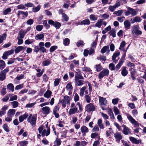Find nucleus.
<instances>
[{
  "mask_svg": "<svg viewBox=\"0 0 146 146\" xmlns=\"http://www.w3.org/2000/svg\"><path fill=\"white\" fill-rule=\"evenodd\" d=\"M102 19L98 20L95 24V26L99 28L101 27L102 25Z\"/></svg>",
  "mask_w": 146,
  "mask_h": 146,
  "instance_id": "38",
  "label": "nucleus"
},
{
  "mask_svg": "<svg viewBox=\"0 0 146 146\" xmlns=\"http://www.w3.org/2000/svg\"><path fill=\"white\" fill-rule=\"evenodd\" d=\"M66 88L68 91H71L72 90V86L71 82H69L67 84Z\"/></svg>",
  "mask_w": 146,
  "mask_h": 146,
  "instance_id": "35",
  "label": "nucleus"
},
{
  "mask_svg": "<svg viewBox=\"0 0 146 146\" xmlns=\"http://www.w3.org/2000/svg\"><path fill=\"white\" fill-rule=\"evenodd\" d=\"M69 42L70 40L68 38H66L64 40L63 43L65 45L67 46L69 44Z\"/></svg>",
  "mask_w": 146,
  "mask_h": 146,
  "instance_id": "59",
  "label": "nucleus"
},
{
  "mask_svg": "<svg viewBox=\"0 0 146 146\" xmlns=\"http://www.w3.org/2000/svg\"><path fill=\"white\" fill-rule=\"evenodd\" d=\"M90 19L92 21H95L97 20V17L94 15H91L90 16Z\"/></svg>",
  "mask_w": 146,
  "mask_h": 146,
  "instance_id": "54",
  "label": "nucleus"
},
{
  "mask_svg": "<svg viewBox=\"0 0 146 146\" xmlns=\"http://www.w3.org/2000/svg\"><path fill=\"white\" fill-rule=\"evenodd\" d=\"M11 11V9L9 8L6 9L5 10L3 11V14L4 15H6L8 13H10Z\"/></svg>",
  "mask_w": 146,
  "mask_h": 146,
  "instance_id": "49",
  "label": "nucleus"
},
{
  "mask_svg": "<svg viewBox=\"0 0 146 146\" xmlns=\"http://www.w3.org/2000/svg\"><path fill=\"white\" fill-rule=\"evenodd\" d=\"M99 102L101 105L106 106L107 101L106 98L101 96H99Z\"/></svg>",
  "mask_w": 146,
  "mask_h": 146,
  "instance_id": "8",
  "label": "nucleus"
},
{
  "mask_svg": "<svg viewBox=\"0 0 146 146\" xmlns=\"http://www.w3.org/2000/svg\"><path fill=\"white\" fill-rule=\"evenodd\" d=\"M11 104L13 105V108H15L17 107L19 103L17 101H14L11 102Z\"/></svg>",
  "mask_w": 146,
  "mask_h": 146,
  "instance_id": "53",
  "label": "nucleus"
},
{
  "mask_svg": "<svg viewBox=\"0 0 146 146\" xmlns=\"http://www.w3.org/2000/svg\"><path fill=\"white\" fill-rule=\"evenodd\" d=\"M126 67H124L121 72L122 75L124 76H126L128 73V72L126 70Z\"/></svg>",
  "mask_w": 146,
  "mask_h": 146,
  "instance_id": "41",
  "label": "nucleus"
},
{
  "mask_svg": "<svg viewBox=\"0 0 146 146\" xmlns=\"http://www.w3.org/2000/svg\"><path fill=\"white\" fill-rule=\"evenodd\" d=\"M114 137L116 141H119L122 138L121 133L119 132L115 133L114 134Z\"/></svg>",
  "mask_w": 146,
  "mask_h": 146,
  "instance_id": "13",
  "label": "nucleus"
},
{
  "mask_svg": "<svg viewBox=\"0 0 146 146\" xmlns=\"http://www.w3.org/2000/svg\"><path fill=\"white\" fill-rule=\"evenodd\" d=\"M28 114L27 113H25L22 115L20 116L19 117V120L20 122H21L23 121L28 117Z\"/></svg>",
  "mask_w": 146,
  "mask_h": 146,
  "instance_id": "19",
  "label": "nucleus"
},
{
  "mask_svg": "<svg viewBox=\"0 0 146 146\" xmlns=\"http://www.w3.org/2000/svg\"><path fill=\"white\" fill-rule=\"evenodd\" d=\"M36 115H32V114H31L28 118L27 121L30 123L33 126H34L36 124Z\"/></svg>",
  "mask_w": 146,
  "mask_h": 146,
  "instance_id": "2",
  "label": "nucleus"
},
{
  "mask_svg": "<svg viewBox=\"0 0 146 146\" xmlns=\"http://www.w3.org/2000/svg\"><path fill=\"white\" fill-rule=\"evenodd\" d=\"M6 34L5 33H4L3 35H0V43L3 42V40L6 38Z\"/></svg>",
  "mask_w": 146,
  "mask_h": 146,
  "instance_id": "40",
  "label": "nucleus"
},
{
  "mask_svg": "<svg viewBox=\"0 0 146 146\" xmlns=\"http://www.w3.org/2000/svg\"><path fill=\"white\" fill-rule=\"evenodd\" d=\"M46 131L45 129L43 130L41 134L42 136H44L45 135L47 136L50 133V129L48 127L47 125H46Z\"/></svg>",
  "mask_w": 146,
  "mask_h": 146,
  "instance_id": "11",
  "label": "nucleus"
},
{
  "mask_svg": "<svg viewBox=\"0 0 146 146\" xmlns=\"http://www.w3.org/2000/svg\"><path fill=\"white\" fill-rule=\"evenodd\" d=\"M48 23L49 24L54 27L56 29H59L61 26L60 23L58 21H54L51 19L49 20Z\"/></svg>",
  "mask_w": 146,
  "mask_h": 146,
  "instance_id": "4",
  "label": "nucleus"
},
{
  "mask_svg": "<svg viewBox=\"0 0 146 146\" xmlns=\"http://www.w3.org/2000/svg\"><path fill=\"white\" fill-rule=\"evenodd\" d=\"M90 23V22L89 19H87L83 20L81 21L80 23V25H89Z\"/></svg>",
  "mask_w": 146,
  "mask_h": 146,
  "instance_id": "30",
  "label": "nucleus"
},
{
  "mask_svg": "<svg viewBox=\"0 0 146 146\" xmlns=\"http://www.w3.org/2000/svg\"><path fill=\"white\" fill-rule=\"evenodd\" d=\"M5 66V62L3 60H0V69H3Z\"/></svg>",
  "mask_w": 146,
  "mask_h": 146,
  "instance_id": "39",
  "label": "nucleus"
},
{
  "mask_svg": "<svg viewBox=\"0 0 146 146\" xmlns=\"http://www.w3.org/2000/svg\"><path fill=\"white\" fill-rule=\"evenodd\" d=\"M122 127H123V133L124 134L127 135L131 133L130 129L128 127L125 125H123Z\"/></svg>",
  "mask_w": 146,
  "mask_h": 146,
  "instance_id": "10",
  "label": "nucleus"
},
{
  "mask_svg": "<svg viewBox=\"0 0 146 146\" xmlns=\"http://www.w3.org/2000/svg\"><path fill=\"white\" fill-rule=\"evenodd\" d=\"M85 98L87 103H89L90 102L91 98L90 96L88 95H86L85 96Z\"/></svg>",
  "mask_w": 146,
  "mask_h": 146,
  "instance_id": "51",
  "label": "nucleus"
},
{
  "mask_svg": "<svg viewBox=\"0 0 146 146\" xmlns=\"http://www.w3.org/2000/svg\"><path fill=\"white\" fill-rule=\"evenodd\" d=\"M113 110L114 112L115 115L119 114L120 112L117 107L114 106L113 108Z\"/></svg>",
  "mask_w": 146,
  "mask_h": 146,
  "instance_id": "50",
  "label": "nucleus"
},
{
  "mask_svg": "<svg viewBox=\"0 0 146 146\" xmlns=\"http://www.w3.org/2000/svg\"><path fill=\"white\" fill-rule=\"evenodd\" d=\"M142 19L140 18L138 16L133 18L131 19V23H134L135 22H140L141 21Z\"/></svg>",
  "mask_w": 146,
  "mask_h": 146,
  "instance_id": "16",
  "label": "nucleus"
},
{
  "mask_svg": "<svg viewBox=\"0 0 146 146\" xmlns=\"http://www.w3.org/2000/svg\"><path fill=\"white\" fill-rule=\"evenodd\" d=\"M85 109L88 111H93L95 110V107L92 104L90 103L86 106Z\"/></svg>",
  "mask_w": 146,
  "mask_h": 146,
  "instance_id": "7",
  "label": "nucleus"
},
{
  "mask_svg": "<svg viewBox=\"0 0 146 146\" xmlns=\"http://www.w3.org/2000/svg\"><path fill=\"white\" fill-rule=\"evenodd\" d=\"M97 124L100 129H103L104 128V126L102 122V120L101 119H99L98 120Z\"/></svg>",
  "mask_w": 146,
  "mask_h": 146,
  "instance_id": "28",
  "label": "nucleus"
},
{
  "mask_svg": "<svg viewBox=\"0 0 146 146\" xmlns=\"http://www.w3.org/2000/svg\"><path fill=\"white\" fill-rule=\"evenodd\" d=\"M7 88L12 92L14 91V87L12 83L8 84L7 86Z\"/></svg>",
  "mask_w": 146,
  "mask_h": 146,
  "instance_id": "29",
  "label": "nucleus"
},
{
  "mask_svg": "<svg viewBox=\"0 0 146 146\" xmlns=\"http://www.w3.org/2000/svg\"><path fill=\"white\" fill-rule=\"evenodd\" d=\"M60 81V79L56 78L54 82V86H58L59 84Z\"/></svg>",
  "mask_w": 146,
  "mask_h": 146,
  "instance_id": "57",
  "label": "nucleus"
},
{
  "mask_svg": "<svg viewBox=\"0 0 146 146\" xmlns=\"http://www.w3.org/2000/svg\"><path fill=\"white\" fill-rule=\"evenodd\" d=\"M66 102L67 103L68 105L70 104V98L68 96H65L64 97V99Z\"/></svg>",
  "mask_w": 146,
  "mask_h": 146,
  "instance_id": "34",
  "label": "nucleus"
},
{
  "mask_svg": "<svg viewBox=\"0 0 146 146\" xmlns=\"http://www.w3.org/2000/svg\"><path fill=\"white\" fill-rule=\"evenodd\" d=\"M95 68L96 69V70L97 72L100 71L102 69V67L100 64L96 65V66Z\"/></svg>",
  "mask_w": 146,
  "mask_h": 146,
  "instance_id": "52",
  "label": "nucleus"
},
{
  "mask_svg": "<svg viewBox=\"0 0 146 146\" xmlns=\"http://www.w3.org/2000/svg\"><path fill=\"white\" fill-rule=\"evenodd\" d=\"M44 37V35L42 34H38L35 36V39L37 40H40L43 39Z\"/></svg>",
  "mask_w": 146,
  "mask_h": 146,
  "instance_id": "24",
  "label": "nucleus"
},
{
  "mask_svg": "<svg viewBox=\"0 0 146 146\" xmlns=\"http://www.w3.org/2000/svg\"><path fill=\"white\" fill-rule=\"evenodd\" d=\"M84 79V77L80 74H78L77 72L75 75V80H82Z\"/></svg>",
  "mask_w": 146,
  "mask_h": 146,
  "instance_id": "20",
  "label": "nucleus"
},
{
  "mask_svg": "<svg viewBox=\"0 0 146 146\" xmlns=\"http://www.w3.org/2000/svg\"><path fill=\"white\" fill-rule=\"evenodd\" d=\"M78 112V109L77 108L74 107L70 109L69 111V114L71 115L77 113Z\"/></svg>",
  "mask_w": 146,
  "mask_h": 146,
  "instance_id": "14",
  "label": "nucleus"
},
{
  "mask_svg": "<svg viewBox=\"0 0 146 146\" xmlns=\"http://www.w3.org/2000/svg\"><path fill=\"white\" fill-rule=\"evenodd\" d=\"M26 33L27 32H26L25 31L23 30H21L19 33V37H20V38H24L25 35Z\"/></svg>",
  "mask_w": 146,
  "mask_h": 146,
  "instance_id": "25",
  "label": "nucleus"
},
{
  "mask_svg": "<svg viewBox=\"0 0 146 146\" xmlns=\"http://www.w3.org/2000/svg\"><path fill=\"white\" fill-rule=\"evenodd\" d=\"M6 74H5L1 71L0 72V80L3 81L6 78Z\"/></svg>",
  "mask_w": 146,
  "mask_h": 146,
  "instance_id": "36",
  "label": "nucleus"
},
{
  "mask_svg": "<svg viewBox=\"0 0 146 146\" xmlns=\"http://www.w3.org/2000/svg\"><path fill=\"white\" fill-rule=\"evenodd\" d=\"M124 24L125 29H128L130 28L131 24L129 21L126 20L124 22Z\"/></svg>",
  "mask_w": 146,
  "mask_h": 146,
  "instance_id": "22",
  "label": "nucleus"
},
{
  "mask_svg": "<svg viewBox=\"0 0 146 146\" xmlns=\"http://www.w3.org/2000/svg\"><path fill=\"white\" fill-rule=\"evenodd\" d=\"M108 113L110 117V119L111 120H113L115 119L114 114L113 113L112 110L110 108L108 109Z\"/></svg>",
  "mask_w": 146,
  "mask_h": 146,
  "instance_id": "15",
  "label": "nucleus"
},
{
  "mask_svg": "<svg viewBox=\"0 0 146 146\" xmlns=\"http://www.w3.org/2000/svg\"><path fill=\"white\" fill-rule=\"evenodd\" d=\"M106 52H110L109 46L103 47L101 50V52L102 54L105 53Z\"/></svg>",
  "mask_w": 146,
  "mask_h": 146,
  "instance_id": "18",
  "label": "nucleus"
},
{
  "mask_svg": "<svg viewBox=\"0 0 146 146\" xmlns=\"http://www.w3.org/2000/svg\"><path fill=\"white\" fill-rule=\"evenodd\" d=\"M24 49V48L22 46H19L17 47L15 49V52L16 53H18L20 51Z\"/></svg>",
  "mask_w": 146,
  "mask_h": 146,
  "instance_id": "42",
  "label": "nucleus"
},
{
  "mask_svg": "<svg viewBox=\"0 0 146 146\" xmlns=\"http://www.w3.org/2000/svg\"><path fill=\"white\" fill-rule=\"evenodd\" d=\"M43 81L46 82H47L49 79V77L47 76L46 74H44L43 76Z\"/></svg>",
  "mask_w": 146,
  "mask_h": 146,
  "instance_id": "64",
  "label": "nucleus"
},
{
  "mask_svg": "<svg viewBox=\"0 0 146 146\" xmlns=\"http://www.w3.org/2000/svg\"><path fill=\"white\" fill-rule=\"evenodd\" d=\"M43 26L42 25H38L36 27V29L37 31H40L42 29Z\"/></svg>",
  "mask_w": 146,
  "mask_h": 146,
  "instance_id": "63",
  "label": "nucleus"
},
{
  "mask_svg": "<svg viewBox=\"0 0 146 146\" xmlns=\"http://www.w3.org/2000/svg\"><path fill=\"white\" fill-rule=\"evenodd\" d=\"M123 12V11L122 10H120L117 11H115L113 14L117 16H121Z\"/></svg>",
  "mask_w": 146,
  "mask_h": 146,
  "instance_id": "37",
  "label": "nucleus"
},
{
  "mask_svg": "<svg viewBox=\"0 0 146 146\" xmlns=\"http://www.w3.org/2000/svg\"><path fill=\"white\" fill-rule=\"evenodd\" d=\"M17 15L19 16L21 15H24L26 17L28 15V13L27 11L23 12V11H19L17 12Z\"/></svg>",
  "mask_w": 146,
  "mask_h": 146,
  "instance_id": "33",
  "label": "nucleus"
},
{
  "mask_svg": "<svg viewBox=\"0 0 146 146\" xmlns=\"http://www.w3.org/2000/svg\"><path fill=\"white\" fill-rule=\"evenodd\" d=\"M80 129L82 133H85L89 131L88 129L85 125L82 126Z\"/></svg>",
  "mask_w": 146,
  "mask_h": 146,
  "instance_id": "17",
  "label": "nucleus"
},
{
  "mask_svg": "<svg viewBox=\"0 0 146 146\" xmlns=\"http://www.w3.org/2000/svg\"><path fill=\"white\" fill-rule=\"evenodd\" d=\"M14 52V50L13 49H11L10 50L6 52H5V54H6L8 56L12 54Z\"/></svg>",
  "mask_w": 146,
  "mask_h": 146,
  "instance_id": "62",
  "label": "nucleus"
},
{
  "mask_svg": "<svg viewBox=\"0 0 146 146\" xmlns=\"http://www.w3.org/2000/svg\"><path fill=\"white\" fill-rule=\"evenodd\" d=\"M98 41V37H97L96 40L94 41L91 45V48H95L96 47Z\"/></svg>",
  "mask_w": 146,
  "mask_h": 146,
  "instance_id": "43",
  "label": "nucleus"
},
{
  "mask_svg": "<svg viewBox=\"0 0 146 146\" xmlns=\"http://www.w3.org/2000/svg\"><path fill=\"white\" fill-rule=\"evenodd\" d=\"M84 81L82 80H75V85L78 86H80L83 84Z\"/></svg>",
  "mask_w": 146,
  "mask_h": 146,
  "instance_id": "32",
  "label": "nucleus"
},
{
  "mask_svg": "<svg viewBox=\"0 0 146 146\" xmlns=\"http://www.w3.org/2000/svg\"><path fill=\"white\" fill-rule=\"evenodd\" d=\"M35 102H33L31 103H29L27 104L26 106V107L27 108H31L33 107L36 104Z\"/></svg>",
  "mask_w": 146,
  "mask_h": 146,
  "instance_id": "60",
  "label": "nucleus"
},
{
  "mask_svg": "<svg viewBox=\"0 0 146 146\" xmlns=\"http://www.w3.org/2000/svg\"><path fill=\"white\" fill-rule=\"evenodd\" d=\"M127 11L125 12V15L129 16L131 14L132 16H134L137 14V12L135 9L131 7H128Z\"/></svg>",
  "mask_w": 146,
  "mask_h": 146,
  "instance_id": "3",
  "label": "nucleus"
},
{
  "mask_svg": "<svg viewBox=\"0 0 146 146\" xmlns=\"http://www.w3.org/2000/svg\"><path fill=\"white\" fill-rule=\"evenodd\" d=\"M100 113L104 119H109V117L107 114L104 113L102 112H100Z\"/></svg>",
  "mask_w": 146,
  "mask_h": 146,
  "instance_id": "56",
  "label": "nucleus"
},
{
  "mask_svg": "<svg viewBox=\"0 0 146 146\" xmlns=\"http://www.w3.org/2000/svg\"><path fill=\"white\" fill-rule=\"evenodd\" d=\"M126 43L124 41H123L121 43L120 46L119 48V49L122 50V51L125 52L124 54V56L125 57V56L126 52H127V50H125L124 48L125 46V45Z\"/></svg>",
  "mask_w": 146,
  "mask_h": 146,
  "instance_id": "9",
  "label": "nucleus"
},
{
  "mask_svg": "<svg viewBox=\"0 0 146 146\" xmlns=\"http://www.w3.org/2000/svg\"><path fill=\"white\" fill-rule=\"evenodd\" d=\"M52 94V92L50 90H47L44 95V96L46 98H49L51 94Z\"/></svg>",
  "mask_w": 146,
  "mask_h": 146,
  "instance_id": "23",
  "label": "nucleus"
},
{
  "mask_svg": "<svg viewBox=\"0 0 146 146\" xmlns=\"http://www.w3.org/2000/svg\"><path fill=\"white\" fill-rule=\"evenodd\" d=\"M97 59L98 60H103L104 61H105L106 58V57L105 56H104L103 55H100L99 56H98L97 57Z\"/></svg>",
  "mask_w": 146,
  "mask_h": 146,
  "instance_id": "47",
  "label": "nucleus"
},
{
  "mask_svg": "<svg viewBox=\"0 0 146 146\" xmlns=\"http://www.w3.org/2000/svg\"><path fill=\"white\" fill-rule=\"evenodd\" d=\"M109 129V130H107L106 131V136L107 137L110 136V135L113 132V130L111 128H110Z\"/></svg>",
  "mask_w": 146,
  "mask_h": 146,
  "instance_id": "45",
  "label": "nucleus"
},
{
  "mask_svg": "<svg viewBox=\"0 0 146 146\" xmlns=\"http://www.w3.org/2000/svg\"><path fill=\"white\" fill-rule=\"evenodd\" d=\"M130 140L133 143L136 144H138L139 143V140L137 139L136 138L133 137H129Z\"/></svg>",
  "mask_w": 146,
  "mask_h": 146,
  "instance_id": "27",
  "label": "nucleus"
},
{
  "mask_svg": "<svg viewBox=\"0 0 146 146\" xmlns=\"http://www.w3.org/2000/svg\"><path fill=\"white\" fill-rule=\"evenodd\" d=\"M50 62V61L48 60H47L44 61L42 62V65L44 66H48Z\"/></svg>",
  "mask_w": 146,
  "mask_h": 146,
  "instance_id": "58",
  "label": "nucleus"
},
{
  "mask_svg": "<svg viewBox=\"0 0 146 146\" xmlns=\"http://www.w3.org/2000/svg\"><path fill=\"white\" fill-rule=\"evenodd\" d=\"M86 88L85 86H84L80 90V96H82L84 94V91L85 90Z\"/></svg>",
  "mask_w": 146,
  "mask_h": 146,
  "instance_id": "46",
  "label": "nucleus"
},
{
  "mask_svg": "<svg viewBox=\"0 0 146 146\" xmlns=\"http://www.w3.org/2000/svg\"><path fill=\"white\" fill-rule=\"evenodd\" d=\"M131 34L135 38H137L138 36L142 34L141 31L139 30V27L138 25H134L132 27Z\"/></svg>",
  "mask_w": 146,
  "mask_h": 146,
  "instance_id": "1",
  "label": "nucleus"
},
{
  "mask_svg": "<svg viewBox=\"0 0 146 146\" xmlns=\"http://www.w3.org/2000/svg\"><path fill=\"white\" fill-rule=\"evenodd\" d=\"M123 62V60L121 59L119 61V63L116 65L115 70L116 71H118L120 69L121 66L122 65Z\"/></svg>",
  "mask_w": 146,
  "mask_h": 146,
  "instance_id": "26",
  "label": "nucleus"
},
{
  "mask_svg": "<svg viewBox=\"0 0 146 146\" xmlns=\"http://www.w3.org/2000/svg\"><path fill=\"white\" fill-rule=\"evenodd\" d=\"M109 73V71L108 69H105L102 70L99 74L98 77L101 79L105 76H108Z\"/></svg>",
  "mask_w": 146,
  "mask_h": 146,
  "instance_id": "5",
  "label": "nucleus"
},
{
  "mask_svg": "<svg viewBox=\"0 0 146 146\" xmlns=\"http://www.w3.org/2000/svg\"><path fill=\"white\" fill-rule=\"evenodd\" d=\"M15 109H10L8 111V114L9 115L12 117L13 116L15 113Z\"/></svg>",
  "mask_w": 146,
  "mask_h": 146,
  "instance_id": "31",
  "label": "nucleus"
},
{
  "mask_svg": "<svg viewBox=\"0 0 146 146\" xmlns=\"http://www.w3.org/2000/svg\"><path fill=\"white\" fill-rule=\"evenodd\" d=\"M120 54L119 52H115L114 53L112 56V60L113 62L115 63H116L117 62V60L116 59V58L119 56Z\"/></svg>",
  "mask_w": 146,
  "mask_h": 146,
  "instance_id": "21",
  "label": "nucleus"
},
{
  "mask_svg": "<svg viewBox=\"0 0 146 146\" xmlns=\"http://www.w3.org/2000/svg\"><path fill=\"white\" fill-rule=\"evenodd\" d=\"M42 112L45 114H48L50 112V109L48 106H45L42 108Z\"/></svg>",
  "mask_w": 146,
  "mask_h": 146,
  "instance_id": "12",
  "label": "nucleus"
},
{
  "mask_svg": "<svg viewBox=\"0 0 146 146\" xmlns=\"http://www.w3.org/2000/svg\"><path fill=\"white\" fill-rule=\"evenodd\" d=\"M109 68L111 70H113L115 69V67L114 64L111 63L109 64Z\"/></svg>",
  "mask_w": 146,
  "mask_h": 146,
  "instance_id": "48",
  "label": "nucleus"
},
{
  "mask_svg": "<svg viewBox=\"0 0 146 146\" xmlns=\"http://www.w3.org/2000/svg\"><path fill=\"white\" fill-rule=\"evenodd\" d=\"M41 8V6L40 5H38L36 7H34L32 9V11L33 12L36 13L39 11Z\"/></svg>",
  "mask_w": 146,
  "mask_h": 146,
  "instance_id": "44",
  "label": "nucleus"
},
{
  "mask_svg": "<svg viewBox=\"0 0 146 146\" xmlns=\"http://www.w3.org/2000/svg\"><path fill=\"white\" fill-rule=\"evenodd\" d=\"M79 100V97L78 94L77 93H76L74 96V100L75 102L78 101Z\"/></svg>",
  "mask_w": 146,
  "mask_h": 146,
  "instance_id": "61",
  "label": "nucleus"
},
{
  "mask_svg": "<svg viewBox=\"0 0 146 146\" xmlns=\"http://www.w3.org/2000/svg\"><path fill=\"white\" fill-rule=\"evenodd\" d=\"M127 117L131 123L136 126H139L138 122L129 114H127Z\"/></svg>",
  "mask_w": 146,
  "mask_h": 146,
  "instance_id": "6",
  "label": "nucleus"
},
{
  "mask_svg": "<svg viewBox=\"0 0 146 146\" xmlns=\"http://www.w3.org/2000/svg\"><path fill=\"white\" fill-rule=\"evenodd\" d=\"M57 46H51L49 49L50 52H52L54 51L57 48Z\"/></svg>",
  "mask_w": 146,
  "mask_h": 146,
  "instance_id": "55",
  "label": "nucleus"
}]
</instances>
